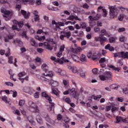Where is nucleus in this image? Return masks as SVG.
<instances>
[{
  "label": "nucleus",
  "mask_w": 128,
  "mask_h": 128,
  "mask_svg": "<svg viewBox=\"0 0 128 128\" xmlns=\"http://www.w3.org/2000/svg\"><path fill=\"white\" fill-rule=\"evenodd\" d=\"M100 18V15L98 14H96V12L94 10L91 12V15L88 17V20L89 22L90 26L91 28H94L96 24V20H98Z\"/></svg>",
  "instance_id": "1"
},
{
  "label": "nucleus",
  "mask_w": 128,
  "mask_h": 128,
  "mask_svg": "<svg viewBox=\"0 0 128 128\" xmlns=\"http://www.w3.org/2000/svg\"><path fill=\"white\" fill-rule=\"evenodd\" d=\"M109 10V18L110 20H114V18L118 16V8L116 6H108Z\"/></svg>",
  "instance_id": "2"
},
{
  "label": "nucleus",
  "mask_w": 128,
  "mask_h": 128,
  "mask_svg": "<svg viewBox=\"0 0 128 128\" xmlns=\"http://www.w3.org/2000/svg\"><path fill=\"white\" fill-rule=\"evenodd\" d=\"M42 96L43 98H44L47 100L49 102L50 105L47 106V108L49 112H52L54 110V104L52 103V98L46 92H43L42 93Z\"/></svg>",
  "instance_id": "3"
},
{
  "label": "nucleus",
  "mask_w": 128,
  "mask_h": 128,
  "mask_svg": "<svg viewBox=\"0 0 128 128\" xmlns=\"http://www.w3.org/2000/svg\"><path fill=\"white\" fill-rule=\"evenodd\" d=\"M70 92H71V94H72V96L73 98H76V100H78V96H80V94L76 93V88H72L70 89L68 88V90L64 92V94H68Z\"/></svg>",
  "instance_id": "4"
},
{
  "label": "nucleus",
  "mask_w": 128,
  "mask_h": 128,
  "mask_svg": "<svg viewBox=\"0 0 128 128\" xmlns=\"http://www.w3.org/2000/svg\"><path fill=\"white\" fill-rule=\"evenodd\" d=\"M42 68L44 70H45L46 72V73H43L41 76L42 78H44V76H50V78H52L54 76V73L52 71L48 72V65L46 64H43L42 66Z\"/></svg>",
  "instance_id": "5"
},
{
  "label": "nucleus",
  "mask_w": 128,
  "mask_h": 128,
  "mask_svg": "<svg viewBox=\"0 0 128 128\" xmlns=\"http://www.w3.org/2000/svg\"><path fill=\"white\" fill-rule=\"evenodd\" d=\"M1 12H2V14H3V16L5 18V20L6 22H8V20H10V16H12V12L6 10L4 9H2Z\"/></svg>",
  "instance_id": "6"
},
{
  "label": "nucleus",
  "mask_w": 128,
  "mask_h": 128,
  "mask_svg": "<svg viewBox=\"0 0 128 128\" xmlns=\"http://www.w3.org/2000/svg\"><path fill=\"white\" fill-rule=\"evenodd\" d=\"M50 59L52 60H56L54 62L55 64H56V62L60 64H64V62H70V61L68 60L64 59V58H62L60 59L58 58L56 60V57L52 56L50 57Z\"/></svg>",
  "instance_id": "7"
},
{
  "label": "nucleus",
  "mask_w": 128,
  "mask_h": 128,
  "mask_svg": "<svg viewBox=\"0 0 128 128\" xmlns=\"http://www.w3.org/2000/svg\"><path fill=\"white\" fill-rule=\"evenodd\" d=\"M60 38L62 40H64V38H68L71 36L70 32V31L60 32Z\"/></svg>",
  "instance_id": "8"
},
{
  "label": "nucleus",
  "mask_w": 128,
  "mask_h": 128,
  "mask_svg": "<svg viewBox=\"0 0 128 128\" xmlns=\"http://www.w3.org/2000/svg\"><path fill=\"white\" fill-rule=\"evenodd\" d=\"M30 110L32 112H38V107L36 106V104L34 102H30Z\"/></svg>",
  "instance_id": "9"
},
{
  "label": "nucleus",
  "mask_w": 128,
  "mask_h": 128,
  "mask_svg": "<svg viewBox=\"0 0 128 128\" xmlns=\"http://www.w3.org/2000/svg\"><path fill=\"white\" fill-rule=\"evenodd\" d=\"M26 73L25 72H21L18 74V76L20 80L22 82H24V80H28V76H26L24 78V76H26Z\"/></svg>",
  "instance_id": "10"
},
{
  "label": "nucleus",
  "mask_w": 128,
  "mask_h": 128,
  "mask_svg": "<svg viewBox=\"0 0 128 128\" xmlns=\"http://www.w3.org/2000/svg\"><path fill=\"white\" fill-rule=\"evenodd\" d=\"M23 90L24 92H26V94H34V90L30 87L24 86Z\"/></svg>",
  "instance_id": "11"
},
{
  "label": "nucleus",
  "mask_w": 128,
  "mask_h": 128,
  "mask_svg": "<svg viewBox=\"0 0 128 128\" xmlns=\"http://www.w3.org/2000/svg\"><path fill=\"white\" fill-rule=\"evenodd\" d=\"M52 42L48 41V42H44V46L46 50H52Z\"/></svg>",
  "instance_id": "12"
},
{
  "label": "nucleus",
  "mask_w": 128,
  "mask_h": 128,
  "mask_svg": "<svg viewBox=\"0 0 128 128\" xmlns=\"http://www.w3.org/2000/svg\"><path fill=\"white\" fill-rule=\"evenodd\" d=\"M64 44H62L60 46L59 52L56 54L58 58H60L62 56V52L64 50Z\"/></svg>",
  "instance_id": "13"
},
{
  "label": "nucleus",
  "mask_w": 128,
  "mask_h": 128,
  "mask_svg": "<svg viewBox=\"0 0 128 128\" xmlns=\"http://www.w3.org/2000/svg\"><path fill=\"white\" fill-rule=\"evenodd\" d=\"M68 20H78L79 22H82V19L78 18L76 16L70 15L67 18Z\"/></svg>",
  "instance_id": "14"
},
{
  "label": "nucleus",
  "mask_w": 128,
  "mask_h": 128,
  "mask_svg": "<svg viewBox=\"0 0 128 128\" xmlns=\"http://www.w3.org/2000/svg\"><path fill=\"white\" fill-rule=\"evenodd\" d=\"M68 69L70 70L73 74H78L79 70H78V68L76 66L72 67L71 66H68Z\"/></svg>",
  "instance_id": "15"
},
{
  "label": "nucleus",
  "mask_w": 128,
  "mask_h": 128,
  "mask_svg": "<svg viewBox=\"0 0 128 128\" xmlns=\"http://www.w3.org/2000/svg\"><path fill=\"white\" fill-rule=\"evenodd\" d=\"M52 24H55V28H54V30L55 32H60V26H58V22H56V20H52Z\"/></svg>",
  "instance_id": "16"
},
{
  "label": "nucleus",
  "mask_w": 128,
  "mask_h": 128,
  "mask_svg": "<svg viewBox=\"0 0 128 128\" xmlns=\"http://www.w3.org/2000/svg\"><path fill=\"white\" fill-rule=\"evenodd\" d=\"M104 74L107 80H112V72L106 71L104 72Z\"/></svg>",
  "instance_id": "17"
},
{
  "label": "nucleus",
  "mask_w": 128,
  "mask_h": 128,
  "mask_svg": "<svg viewBox=\"0 0 128 128\" xmlns=\"http://www.w3.org/2000/svg\"><path fill=\"white\" fill-rule=\"evenodd\" d=\"M91 58H92L94 60H98L100 58V55L96 52H91Z\"/></svg>",
  "instance_id": "18"
},
{
  "label": "nucleus",
  "mask_w": 128,
  "mask_h": 128,
  "mask_svg": "<svg viewBox=\"0 0 128 128\" xmlns=\"http://www.w3.org/2000/svg\"><path fill=\"white\" fill-rule=\"evenodd\" d=\"M74 54L76 53L72 52L71 56L72 60L76 62H80V57L76 56V55H75Z\"/></svg>",
  "instance_id": "19"
},
{
  "label": "nucleus",
  "mask_w": 128,
  "mask_h": 128,
  "mask_svg": "<svg viewBox=\"0 0 128 128\" xmlns=\"http://www.w3.org/2000/svg\"><path fill=\"white\" fill-rule=\"evenodd\" d=\"M82 49L80 47H78L77 48H70V52L73 54H78V52H82Z\"/></svg>",
  "instance_id": "20"
},
{
  "label": "nucleus",
  "mask_w": 128,
  "mask_h": 128,
  "mask_svg": "<svg viewBox=\"0 0 128 128\" xmlns=\"http://www.w3.org/2000/svg\"><path fill=\"white\" fill-rule=\"evenodd\" d=\"M28 120L29 122L32 125V126H36V122L34 120V116H28Z\"/></svg>",
  "instance_id": "21"
},
{
  "label": "nucleus",
  "mask_w": 128,
  "mask_h": 128,
  "mask_svg": "<svg viewBox=\"0 0 128 128\" xmlns=\"http://www.w3.org/2000/svg\"><path fill=\"white\" fill-rule=\"evenodd\" d=\"M63 84H64V88L66 89L70 88V82L68 80H63Z\"/></svg>",
  "instance_id": "22"
},
{
  "label": "nucleus",
  "mask_w": 128,
  "mask_h": 128,
  "mask_svg": "<svg viewBox=\"0 0 128 128\" xmlns=\"http://www.w3.org/2000/svg\"><path fill=\"white\" fill-rule=\"evenodd\" d=\"M21 14L24 16V18H28V17L30 16V13L28 12L26 14V12L24 10H21Z\"/></svg>",
  "instance_id": "23"
},
{
  "label": "nucleus",
  "mask_w": 128,
  "mask_h": 128,
  "mask_svg": "<svg viewBox=\"0 0 128 128\" xmlns=\"http://www.w3.org/2000/svg\"><path fill=\"white\" fill-rule=\"evenodd\" d=\"M46 120L47 122H49V124H52V125L54 124V120L50 119V116H48V115H47L46 116Z\"/></svg>",
  "instance_id": "24"
},
{
  "label": "nucleus",
  "mask_w": 128,
  "mask_h": 128,
  "mask_svg": "<svg viewBox=\"0 0 128 128\" xmlns=\"http://www.w3.org/2000/svg\"><path fill=\"white\" fill-rule=\"evenodd\" d=\"M30 44L31 46H32L36 47L38 46V42H36V40H34V38H32L30 40Z\"/></svg>",
  "instance_id": "25"
},
{
  "label": "nucleus",
  "mask_w": 128,
  "mask_h": 128,
  "mask_svg": "<svg viewBox=\"0 0 128 128\" xmlns=\"http://www.w3.org/2000/svg\"><path fill=\"white\" fill-rule=\"evenodd\" d=\"M36 120L38 124H44V121L42 120V119L39 115H38L36 116Z\"/></svg>",
  "instance_id": "26"
},
{
  "label": "nucleus",
  "mask_w": 128,
  "mask_h": 128,
  "mask_svg": "<svg viewBox=\"0 0 128 128\" xmlns=\"http://www.w3.org/2000/svg\"><path fill=\"white\" fill-rule=\"evenodd\" d=\"M105 50H108L110 52H114V47L110 46V44H108L105 46Z\"/></svg>",
  "instance_id": "27"
},
{
  "label": "nucleus",
  "mask_w": 128,
  "mask_h": 128,
  "mask_svg": "<svg viewBox=\"0 0 128 128\" xmlns=\"http://www.w3.org/2000/svg\"><path fill=\"white\" fill-rule=\"evenodd\" d=\"M35 38L39 40V42H43V40H46V36H35Z\"/></svg>",
  "instance_id": "28"
},
{
  "label": "nucleus",
  "mask_w": 128,
  "mask_h": 128,
  "mask_svg": "<svg viewBox=\"0 0 128 128\" xmlns=\"http://www.w3.org/2000/svg\"><path fill=\"white\" fill-rule=\"evenodd\" d=\"M50 84H51V86H58V82L56 81L51 80H50Z\"/></svg>",
  "instance_id": "29"
},
{
  "label": "nucleus",
  "mask_w": 128,
  "mask_h": 128,
  "mask_svg": "<svg viewBox=\"0 0 128 128\" xmlns=\"http://www.w3.org/2000/svg\"><path fill=\"white\" fill-rule=\"evenodd\" d=\"M106 38L102 36H100V42H101L102 46L104 45V43L106 42Z\"/></svg>",
  "instance_id": "30"
},
{
  "label": "nucleus",
  "mask_w": 128,
  "mask_h": 128,
  "mask_svg": "<svg viewBox=\"0 0 128 128\" xmlns=\"http://www.w3.org/2000/svg\"><path fill=\"white\" fill-rule=\"evenodd\" d=\"M91 98H94L95 100H100V98H102V95L94 96L92 95L91 96Z\"/></svg>",
  "instance_id": "31"
},
{
  "label": "nucleus",
  "mask_w": 128,
  "mask_h": 128,
  "mask_svg": "<svg viewBox=\"0 0 128 128\" xmlns=\"http://www.w3.org/2000/svg\"><path fill=\"white\" fill-rule=\"evenodd\" d=\"M12 38H14V35L8 36L4 38L5 42H8L10 40H12Z\"/></svg>",
  "instance_id": "32"
},
{
  "label": "nucleus",
  "mask_w": 128,
  "mask_h": 128,
  "mask_svg": "<svg viewBox=\"0 0 128 128\" xmlns=\"http://www.w3.org/2000/svg\"><path fill=\"white\" fill-rule=\"evenodd\" d=\"M80 60H81V62H86V57L84 54H82L80 58Z\"/></svg>",
  "instance_id": "33"
},
{
  "label": "nucleus",
  "mask_w": 128,
  "mask_h": 128,
  "mask_svg": "<svg viewBox=\"0 0 128 128\" xmlns=\"http://www.w3.org/2000/svg\"><path fill=\"white\" fill-rule=\"evenodd\" d=\"M14 44H18L19 46H22V40L17 39L16 40H14Z\"/></svg>",
  "instance_id": "34"
},
{
  "label": "nucleus",
  "mask_w": 128,
  "mask_h": 128,
  "mask_svg": "<svg viewBox=\"0 0 128 128\" xmlns=\"http://www.w3.org/2000/svg\"><path fill=\"white\" fill-rule=\"evenodd\" d=\"M9 74L10 75V78L12 80H14V82H16V79L14 78V74H12V70H9Z\"/></svg>",
  "instance_id": "35"
},
{
  "label": "nucleus",
  "mask_w": 128,
  "mask_h": 128,
  "mask_svg": "<svg viewBox=\"0 0 128 128\" xmlns=\"http://www.w3.org/2000/svg\"><path fill=\"white\" fill-rule=\"evenodd\" d=\"M109 68H112V70H116V72H120V68H116L113 65H110L109 66Z\"/></svg>",
  "instance_id": "36"
},
{
  "label": "nucleus",
  "mask_w": 128,
  "mask_h": 128,
  "mask_svg": "<svg viewBox=\"0 0 128 128\" xmlns=\"http://www.w3.org/2000/svg\"><path fill=\"white\" fill-rule=\"evenodd\" d=\"M122 58L128 59V52H122Z\"/></svg>",
  "instance_id": "37"
},
{
  "label": "nucleus",
  "mask_w": 128,
  "mask_h": 128,
  "mask_svg": "<svg viewBox=\"0 0 128 128\" xmlns=\"http://www.w3.org/2000/svg\"><path fill=\"white\" fill-rule=\"evenodd\" d=\"M114 58H122V52L114 53Z\"/></svg>",
  "instance_id": "38"
},
{
  "label": "nucleus",
  "mask_w": 128,
  "mask_h": 128,
  "mask_svg": "<svg viewBox=\"0 0 128 128\" xmlns=\"http://www.w3.org/2000/svg\"><path fill=\"white\" fill-rule=\"evenodd\" d=\"M116 124H120V122H122V118L120 116H117L116 118Z\"/></svg>",
  "instance_id": "39"
},
{
  "label": "nucleus",
  "mask_w": 128,
  "mask_h": 128,
  "mask_svg": "<svg viewBox=\"0 0 128 128\" xmlns=\"http://www.w3.org/2000/svg\"><path fill=\"white\" fill-rule=\"evenodd\" d=\"M10 94H12L13 98H16V96H18V92H16V90H10Z\"/></svg>",
  "instance_id": "40"
},
{
  "label": "nucleus",
  "mask_w": 128,
  "mask_h": 128,
  "mask_svg": "<svg viewBox=\"0 0 128 128\" xmlns=\"http://www.w3.org/2000/svg\"><path fill=\"white\" fill-rule=\"evenodd\" d=\"M80 26L81 28H86V23L84 22H80Z\"/></svg>",
  "instance_id": "41"
},
{
  "label": "nucleus",
  "mask_w": 128,
  "mask_h": 128,
  "mask_svg": "<svg viewBox=\"0 0 128 128\" xmlns=\"http://www.w3.org/2000/svg\"><path fill=\"white\" fill-rule=\"evenodd\" d=\"M1 98H2V100H3V102H6V104L8 103V96H2Z\"/></svg>",
  "instance_id": "42"
},
{
  "label": "nucleus",
  "mask_w": 128,
  "mask_h": 128,
  "mask_svg": "<svg viewBox=\"0 0 128 128\" xmlns=\"http://www.w3.org/2000/svg\"><path fill=\"white\" fill-rule=\"evenodd\" d=\"M99 78H100V80H103V81L106 80H108L106 78V75L105 74H104V75H103V74L100 75L99 76Z\"/></svg>",
  "instance_id": "43"
},
{
  "label": "nucleus",
  "mask_w": 128,
  "mask_h": 128,
  "mask_svg": "<svg viewBox=\"0 0 128 128\" xmlns=\"http://www.w3.org/2000/svg\"><path fill=\"white\" fill-rule=\"evenodd\" d=\"M22 38H24L26 40H28V37L26 36V32H23L22 34Z\"/></svg>",
  "instance_id": "44"
},
{
  "label": "nucleus",
  "mask_w": 128,
  "mask_h": 128,
  "mask_svg": "<svg viewBox=\"0 0 128 128\" xmlns=\"http://www.w3.org/2000/svg\"><path fill=\"white\" fill-rule=\"evenodd\" d=\"M126 40V38L124 36H122L120 37V40L121 42H124Z\"/></svg>",
  "instance_id": "45"
},
{
  "label": "nucleus",
  "mask_w": 128,
  "mask_h": 128,
  "mask_svg": "<svg viewBox=\"0 0 128 128\" xmlns=\"http://www.w3.org/2000/svg\"><path fill=\"white\" fill-rule=\"evenodd\" d=\"M106 60H106V58H102L100 60V64H104V62H106Z\"/></svg>",
  "instance_id": "46"
},
{
  "label": "nucleus",
  "mask_w": 128,
  "mask_h": 128,
  "mask_svg": "<svg viewBox=\"0 0 128 128\" xmlns=\"http://www.w3.org/2000/svg\"><path fill=\"white\" fill-rule=\"evenodd\" d=\"M36 62H38L39 66H40V64H42V59H40V58L38 57L36 58Z\"/></svg>",
  "instance_id": "47"
},
{
  "label": "nucleus",
  "mask_w": 128,
  "mask_h": 128,
  "mask_svg": "<svg viewBox=\"0 0 128 128\" xmlns=\"http://www.w3.org/2000/svg\"><path fill=\"white\" fill-rule=\"evenodd\" d=\"M118 8V10L120 11V10H122V12H124V10H128V8H124V7H122V6H120L118 8Z\"/></svg>",
  "instance_id": "48"
},
{
  "label": "nucleus",
  "mask_w": 128,
  "mask_h": 128,
  "mask_svg": "<svg viewBox=\"0 0 128 128\" xmlns=\"http://www.w3.org/2000/svg\"><path fill=\"white\" fill-rule=\"evenodd\" d=\"M124 14H120L118 16V20H120V22H122V20H124Z\"/></svg>",
  "instance_id": "49"
},
{
  "label": "nucleus",
  "mask_w": 128,
  "mask_h": 128,
  "mask_svg": "<svg viewBox=\"0 0 128 128\" xmlns=\"http://www.w3.org/2000/svg\"><path fill=\"white\" fill-rule=\"evenodd\" d=\"M118 32H126V28H120L118 30Z\"/></svg>",
  "instance_id": "50"
},
{
  "label": "nucleus",
  "mask_w": 128,
  "mask_h": 128,
  "mask_svg": "<svg viewBox=\"0 0 128 128\" xmlns=\"http://www.w3.org/2000/svg\"><path fill=\"white\" fill-rule=\"evenodd\" d=\"M54 70L55 72H57L59 74H60V73L62 72V69L58 68H55Z\"/></svg>",
  "instance_id": "51"
},
{
  "label": "nucleus",
  "mask_w": 128,
  "mask_h": 128,
  "mask_svg": "<svg viewBox=\"0 0 128 128\" xmlns=\"http://www.w3.org/2000/svg\"><path fill=\"white\" fill-rule=\"evenodd\" d=\"M100 34L102 36H106V30L104 29H103L101 30Z\"/></svg>",
  "instance_id": "52"
},
{
  "label": "nucleus",
  "mask_w": 128,
  "mask_h": 128,
  "mask_svg": "<svg viewBox=\"0 0 128 128\" xmlns=\"http://www.w3.org/2000/svg\"><path fill=\"white\" fill-rule=\"evenodd\" d=\"M5 84H6V86H14V84L11 82H5Z\"/></svg>",
  "instance_id": "53"
},
{
  "label": "nucleus",
  "mask_w": 128,
  "mask_h": 128,
  "mask_svg": "<svg viewBox=\"0 0 128 128\" xmlns=\"http://www.w3.org/2000/svg\"><path fill=\"white\" fill-rule=\"evenodd\" d=\"M102 10L103 12V16L104 17L106 16H108V11H106V10L102 9Z\"/></svg>",
  "instance_id": "54"
},
{
  "label": "nucleus",
  "mask_w": 128,
  "mask_h": 128,
  "mask_svg": "<svg viewBox=\"0 0 128 128\" xmlns=\"http://www.w3.org/2000/svg\"><path fill=\"white\" fill-rule=\"evenodd\" d=\"M109 40H110V42L111 44H114V42H116V38L114 37H110Z\"/></svg>",
  "instance_id": "55"
},
{
  "label": "nucleus",
  "mask_w": 128,
  "mask_h": 128,
  "mask_svg": "<svg viewBox=\"0 0 128 128\" xmlns=\"http://www.w3.org/2000/svg\"><path fill=\"white\" fill-rule=\"evenodd\" d=\"M94 32H100V28L95 26L94 27Z\"/></svg>",
  "instance_id": "56"
},
{
  "label": "nucleus",
  "mask_w": 128,
  "mask_h": 128,
  "mask_svg": "<svg viewBox=\"0 0 128 128\" xmlns=\"http://www.w3.org/2000/svg\"><path fill=\"white\" fill-rule=\"evenodd\" d=\"M25 103L26 101H24V100H20L19 102V106H24V104Z\"/></svg>",
  "instance_id": "57"
},
{
  "label": "nucleus",
  "mask_w": 128,
  "mask_h": 128,
  "mask_svg": "<svg viewBox=\"0 0 128 128\" xmlns=\"http://www.w3.org/2000/svg\"><path fill=\"white\" fill-rule=\"evenodd\" d=\"M14 58L12 56H10L8 58V62L9 64H13L14 63Z\"/></svg>",
  "instance_id": "58"
},
{
  "label": "nucleus",
  "mask_w": 128,
  "mask_h": 128,
  "mask_svg": "<svg viewBox=\"0 0 128 128\" xmlns=\"http://www.w3.org/2000/svg\"><path fill=\"white\" fill-rule=\"evenodd\" d=\"M34 98H40V92H36L34 93Z\"/></svg>",
  "instance_id": "59"
},
{
  "label": "nucleus",
  "mask_w": 128,
  "mask_h": 128,
  "mask_svg": "<svg viewBox=\"0 0 128 128\" xmlns=\"http://www.w3.org/2000/svg\"><path fill=\"white\" fill-rule=\"evenodd\" d=\"M112 90H118V86H116V84H113L112 86Z\"/></svg>",
  "instance_id": "60"
},
{
  "label": "nucleus",
  "mask_w": 128,
  "mask_h": 128,
  "mask_svg": "<svg viewBox=\"0 0 128 128\" xmlns=\"http://www.w3.org/2000/svg\"><path fill=\"white\" fill-rule=\"evenodd\" d=\"M52 94L56 96H58V92L56 90H54V89L52 88Z\"/></svg>",
  "instance_id": "61"
},
{
  "label": "nucleus",
  "mask_w": 128,
  "mask_h": 128,
  "mask_svg": "<svg viewBox=\"0 0 128 128\" xmlns=\"http://www.w3.org/2000/svg\"><path fill=\"white\" fill-rule=\"evenodd\" d=\"M12 30H17L18 32H20V29H18V26L16 25H14L12 26Z\"/></svg>",
  "instance_id": "62"
},
{
  "label": "nucleus",
  "mask_w": 128,
  "mask_h": 128,
  "mask_svg": "<svg viewBox=\"0 0 128 128\" xmlns=\"http://www.w3.org/2000/svg\"><path fill=\"white\" fill-rule=\"evenodd\" d=\"M36 51L38 52H39V54H42V52H44V49L42 48H38L36 49Z\"/></svg>",
  "instance_id": "63"
},
{
  "label": "nucleus",
  "mask_w": 128,
  "mask_h": 128,
  "mask_svg": "<svg viewBox=\"0 0 128 128\" xmlns=\"http://www.w3.org/2000/svg\"><path fill=\"white\" fill-rule=\"evenodd\" d=\"M99 128H108V126L106 124H100Z\"/></svg>",
  "instance_id": "64"
}]
</instances>
